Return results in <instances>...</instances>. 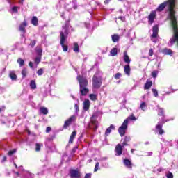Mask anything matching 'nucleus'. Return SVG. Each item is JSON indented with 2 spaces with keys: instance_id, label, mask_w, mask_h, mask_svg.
<instances>
[{
  "instance_id": "1",
  "label": "nucleus",
  "mask_w": 178,
  "mask_h": 178,
  "mask_svg": "<svg viewBox=\"0 0 178 178\" xmlns=\"http://www.w3.org/2000/svg\"><path fill=\"white\" fill-rule=\"evenodd\" d=\"M175 0H168V1L164 2L160 4L157 8L156 10L158 12H162V10H163L165 8H166V5H168L169 8V12H170L169 16H170V20H172L171 12L172 13V16L175 20H176V17H175V10H173L175 8Z\"/></svg>"
},
{
  "instance_id": "2",
  "label": "nucleus",
  "mask_w": 178,
  "mask_h": 178,
  "mask_svg": "<svg viewBox=\"0 0 178 178\" xmlns=\"http://www.w3.org/2000/svg\"><path fill=\"white\" fill-rule=\"evenodd\" d=\"M67 35H69V29H67V26L63 27L60 32V45L64 52H67L68 49L67 46L65 45V42H66V40H67Z\"/></svg>"
},
{
  "instance_id": "3",
  "label": "nucleus",
  "mask_w": 178,
  "mask_h": 178,
  "mask_svg": "<svg viewBox=\"0 0 178 178\" xmlns=\"http://www.w3.org/2000/svg\"><path fill=\"white\" fill-rule=\"evenodd\" d=\"M129 124V119L124 120L122 125L118 128V133L121 137H123L126 134V130H127V126Z\"/></svg>"
},
{
  "instance_id": "4",
  "label": "nucleus",
  "mask_w": 178,
  "mask_h": 178,
  "mask_svg": "<svg viewBox=\"0 0 178 178\" xmlns=\"http://www.w3.org/2000/svg\"><path fill=\"white\" fill-rule=\"evenodd\" d=\"M77 80L79 81V87H87L88 86V81L87 79L83 77L81 75L77 76Z\"/></svg>"
},
{
  "instance_id": "5",
  "label": "nucleus",
  "mask_w": 178,
  "mask_h": 178,
  "mask_svg": "<svg viewBox=\"0 0 178 178\" xmlns=\"http://www.w3.org/2000/svg\"><path fill=\"white\" fill-rule=\"evenodd\" d=\"M92 86L94 88H99L101 87V79L97 77V76L94 75L93 79H92Z\"/></svg>"
},
{
  "instance_id": "6",
  "label": "nucleus",
  "mask_w": 178,
  "mask_h": 178,
  "mask_svg": "<svg viewBox=\"0 0 178 178\" xmlns=\"http://www.w3.org/2000/svg\"><path fill=\"white\" fill-rule=\"evenodd\" d=\"M74 120H76V115L71 116L68 120H67L65 122L64 126H63L64 129H67V127L70 126V124H72V123H73Z\"/></svg>"
},
{
  "instance_id": "7",
  "label": "nucleus",
  "mask_w": 178,
  "mask_h": 178,
  "mask_svg": "<svg viewBox=\"0 0 178 178\" xmlns=\"http://www.w3.org/2000/svg\"><path fill=\"white\" fill-rule=\"evenodd\" d=\"M155 17H156V11H152L147 17L149 24L151 25L154 23Z\"/></svg>"
},
{
  "instance_id": "8",
  "label": "nucleus",
  "mask_w": 178,
  "mask_h": 178,
  "mask_svg": "<svg viewBox=\"0 0 178 178\" xmlns=\"http://www.w3.org/2000/svg\"><path fill=\"white\" fill-rule=\"evenodd\" d=\"M70 175L72 178H80L81 176L80 171L77 170H71Z\"/></svg>"
},
{
  "instance_id": "9",
  "label": "nucleus",
  "mask_w": 178,
  "mask_h": 178,
  "mask_svg": "<svg viewBox=\"0 0 178 178\" xmlns=\"http://www.w3.org/2000/svg\"><path fill=\"white\" fill-rule=\"evenodd\" d=\"M123 154V147H122V145L118 144L115 147V155L117 156H120Z\"/></svg>"
},
{
  "instance_id": "10",
  "label": "nucleus",
  "mask_w": 178,
  "mask_h": 178,
  "mask_svg": "<svg viewBox=\"0 0 178 178\" xmlns=\"http://www.w3.org/2000/svg\"><path fill=\"white\" fill-rule=\"evenodd\" d=\"M153 33L151 35V38H158L159 36L158 35V32L159 31V28L158 25L153 26L152 29Z\"/></svg>"
},
{
  "instance_id": "11",
  "label": "nucleus",
  "mask_w": 178,
  "mask_h": 178,
  "mask_svg": "<svg viewBox=\"0 0 178 178\" xmlns=\"http://www.w3.org/2000/svg\"><path fill=\"white\" fill-rule=\"evenodd\" d=\"M90 92V90L87 86H83L80 88V93L82 96L86 95Z\"/></svg>"
},
{
  "instance_id": "12",
  "label": "nucleus",
  "mask_w": 178,
  "mask_h": 178,
  "mask_svg": "<svg viewBox=\"0 0 178 178\" xmlns=\"http://www.w3.org/2000/svg\"><path fill=\"white\" fill-rule=\"evenodd\" d=\"M124 62L127 63V65H130V62H131L130 57H129V55H127V51L124 52Z\"/></svg>"
},
{
  "instance_id": "13",
  "label": "nucleus",
  "mask_w": 178,
  "mask_h": 178,
  "mask_svg": "<svg viewBox=\"0 0 178 178\" xmlns=\"http://www.w3.org/2000/svg\"><path fill=\"white\" fill-rule=\"evenodd\" d=\"M90 102L88 99H85L83 102V110L88 111L90 109Z\"/></svg>"
},
{
  "instance_id": "14",
  "label": "nucleus",
  "mask_w": 178,
  "mask_h": 178,
  "mask_svg": "<svg viewBox=\"0 0 178 178\" xmlns=\"http://www.w3.org/2000/svg\"><path fill=\"white\" fill-rule=\"evenodd\" d=\"M112 130H115V125H113V124L110 125V127L106 129V130L105 131V136H109V134H111V132L112 131Z\"/></svg>"
},
{
  "instance_id": "15",
  "label": "nucleus",
  "mask_w": 178,
  "mask_h": 178,
  "mask_svg": "<svg viewBox=\"0 0 178 178\" xmlns=\"http://www.w3.org/2000/svg\"><path fill=\"white\" fill-rule=\"evenodd\" d=\"M26 27H27V22L24 21V22L19 26V31L26 33Z\"/></svg>"
},
{
  "instance_id": "16",
  "label": "nucleus",
  "mask_w": 178,
  "mask_h": 178,
  "mask_svg": "<svg viewBox=\"0 0 178 178\" xmlns=\"http://www.w3.org/2000/svg\"><path fill=\"white\" fill-rule=\"evenodd\" d=\"M150 87H152V81L147 80L144 86L145 90H149Z\"/></svg>"
},
{
  "instance_id": "17",
  "label": "nucleus",
  "mask_w": 178,
  "mask_h": 178,
  "mask_svg": "<svg viewBox=\"0 0 178 178\" xmlns=\"http://www.w3.org/2000/svg\"><path fill=\"white\" fill-rule=\"evenodd\" d=\"M130 65L128 64L124 67V72L127 76H130Z\"/></svg>"
},
{
  "instance_id": "18",
  "label": "nucleus",
  "mask_w": 178,
  "mask_h": 178,
  "mask_svg": "<svg viewBox=\"0 0 178 178\" xmlns=\"http://www.w3.org/2000/svg\"><path fill=\"white\" fill-rule=\"evenodd\" d=\"M76 136H77V131H74L72 133V134H71V136H70V137L69 143H70V144H72V143H73V140H74V138L76 137Z\"/></svg>"
},
{
  "instance_id": "19",
  "label": "nucleus",
  "mask_w": 178,
  "mask_h": 178,
  "mask_svg": "<svg viewBox=\"0 0 178 178\" xmlns=\"http://www.w3.org/2000/svg\"><path fill=\"white\" fill-rule=\"evenodd\" d=\"M124 164L125 165V166H127V168L131 169V161H130V160L127 159H124Z\"/></svg>"
},
{
  "instance_id": "20",
  "label": "nucleus",
  "mask_w": 178,
  "mask_h": 178,
  "mask_svg": "<svg viewBox=\"0 0 178 178\" xmlns=\"http://www.w3.org/2000/svg\"><path fill=\"white\" fill-rule=\"evenodd\" d=\"M89 98L91 101H97L98 99V94H90Z\"/></svg>"
},
{
  "instance_id": "21",
  "label": "nucleus",
  "mask_w": 178,
  "mask_h": 178,
  "mask_svg": "<svg viewBox=\"0 0 178 178\" xmlns=\"http://www.w3.org/2000/svg\"><path fill=\"white\" fill-rule=\"evenodd\" d=\"M156 130H158L159 134L162 135L163 134V133H165V131H163V129H162V125L161 124H157L156 126Z\"/></svg>"
},
{
  "instance_id": "22",
  "label": "nucleus",
  "mask_w": 178,
  "mask_h": 178,
  "mask_svg": "<svg viewBox=\"0 0 178 178\" xmlns=\"http://www.w3.org/2000/svg\"><path fill=\"white\" fill-rule=\"evenodd\" d=\"M111 38H112L113 42H118L120 39V37L119 36V35L115 34L111 36Z\"/></svg>"
},
{
  "instance_id": "23",
  "label": "nucleus",
  "mask_w": 178,
  "mask_h": 178,
  "mask_svg": "<svg viewBox=\"0 0 178 178\" xmlns=\"http://www.w3.org/2000/svg\"><path fill=\"white\" fill-rule=\"evenodd\" d=\"M31 24L33 26H38V19L37 18V17L34 16L32 17Z\"/></svg>"
},
{
  "instance_id": "24",
  "label": "nucleus",
  "mask_w": 178,
  "mask_h": 178,
  "mask_svg": "<svg viewBox=\"0 0 178 178\" xmlns=\"http://www.w3.org/2000/svg\"><path fill=\"white\" fill-rule=\"evenodd\" d=\"M9 76L10 77L11 80H16V79H17V76H16L15 71L10 72Z\"/></svg>"
},
{
  "instance_id": "25",
  "label": "nucleus",
  "mask_w": 178,
  "mask_h": 178,
  "mask_svg": "<svg viewBox=\"0 0 178 178\" xmlns=\"http://www.w3.org/2000/svg\"><path fill=\"white\" fill-rule=\"evenodd\" d=\"M111 56H116L118 55V49L117 48H113L111 51H110Z\"/></svg>"
},
{
  "instance_id": "26",
  "label": "nucleus",
  "mask_w": 178,
  "mask_h": 178,
  "mask_svg": "<svg viewBox=\"0 0 178 178\" xmlns=\"http://www.w3.org/2000/svg\"><path fill=\"white\" fill-rule=\"evenodd\" d=\"M40 112L43 115H48V108H47L45 107H41L40 108Z\"/></svg>"
},
{
  "instance_id": "27",
  "label": "nucleus",
  "mask_w": 178,
  "mask_h": 178,
  "mask_svg": "<svg viewBox=\"0 0 178 178\" xmlns=\"http://www.w3.org/2000/svg\"><path fill=\"white\" fill-rule=\"evenodd\" d=\"M30 87L32 90H35V88H37V84L35 81H31Z\"/></svg>"
},
{
  "instance_id": "28",
  "label": "nucleus",
  "mask_w": 178,
  "mask_h": 178,
  "mask_svg": "<svg viewBox=\"0 0 178 178\" xmlns=\"http://www.w3.org/2000/svg\"><path fill=\"white\" fill-rule=\"evenodd\" d=\"M34 62L36 64V66H38L40 62H41V56H38V57H36L34 60Z\"/></svg>"
},
{
  "instance_id": "29",
  "label": "nucleus",
  "mask_w": 178,
  "mask_h": 178,
  "mask_svg": "<svg viewBox=\"0 0 178 178\" xmlns=\"http://www.w3.org/2000/svg\"><path fill=\"white\" fill-rule=\"evenodd\" d=\"M92 124L95 126V130H97V129H98V124H99L98 121H95L94 120H92Z\"/></svg>"
},
{
  "instance_id": "30",
  "label": "nucleus",
  "mask_w": 178,
  "mask_h": 178,
  "mask_svg": "<svg viewBox=\"0 0 178 178\" xmlns=\"http://www.w3.org/2000/svg\"><path fill=\"white\" fill-rule=\"evenodd\" d=\"M17 63H19V67H22V66L24 65V60L23 59H22V58H19L17 60Z\"/></svg>"
},
{
  "instance_id": "31",
  "label": "nucleus",
  "mask_w": 178,
  "mask_h": 178,
  "mask_svg": "<svg viewBox=\"0 0 178 178\" xmlns=\"http://www.w3.org/2000/svg\"><path fill=\"white\" fill-rule=\"evenodd\" d=\"M74 52H79V44L77 43H74Z\"/></svg>"
},
{
  "instance_id": "32",
  "label": "nucleus",
  "mask_w": 178,
  "mask_h": 178,
  "mask_svg": "<svg viewBox=\"0 0 178 178\" xmlns=\"http://www.w3.org/2000/svg\"><path fill=\"white\" fill-rule=\"evenodd\" d=\"M158 115H159V116H162V118H165L163 108H159V113H158Z\"/></svg>"
},
{
  "instance_id": "33",
  "label": "nucleus",
  "mask_w": 178,
  "mask_h": 178,
  "mask_svg": "<svg viewBox=\"0 0 178 178\" xmlns=\"http://www.w3.org/2000/svg\"><path fill=\"white\" fill-rule=\"evenodd\" d=\"M38 76H42L44 74V69L40 68L37 72Z\"/></svg>"
},
{
  "instance_id": "34",
  "label": "nucleus",
  "mask_w": 178,
  "mask_h": 178,
  "mask_svg": "<svg viewBox=\"0 0 178 178\" xmlns=\"http://www.w3.org/2000/svg\"><path fill=\"white\" fill-rule=\"evenodd\" d=\"M140 108L142 109V111H145V109L147 108V104H145V102H142L140 104Z\"/></svg>"
},
{
  "instance_id": "35",
  "label": "nucleus",
  "mask_w": 178,
  "mask_h": 178,
  "mask_svg": "<svg viewBox=\"0 0 178 178\" xmlns=\"http://www.w3.org/2000/svg\"><path fill=\"white\" fill-rule=\"evenodd\" d=\"M36 52H37L38 56H42V49H41V48L37 49Z\"/></svg>"
},
{
  "instance_id": "36",
  "label": "nucleus",
  "mask_w": 178,
  "mask_h": 178,
  "mask_svg": "<svg viewBox=\"0 0 178 178\" xmlns=\"http://www.w3.org/2000/svg\"><path fill=\"white\" fill-rule=\"evenodd\" d=\"M22 77L24 78L26 76H27V70L26 68H24L22 71Z\"/></svg>"
},
{
  "instance_id": "37",
  "label": "nucleus",
  "mask_w": 178,
  "mask_h": 178,
  "mask_svg": "<svg viewBox=\"0 0 178 178\" xmlns=\"http://www.w3.org/2000/svg\"><path fill=\"white\" fill-rule=\"evenodd\" d=\"M127 119H128V122L129 120H137V118H136V117L133 114L128 117V118Z\"/></svg>"
},
{
  "instance_id": "38",
  "label": "nucleus",
  "mask_w": 178,
  "mask_h": 178,
  "mask_svg": "<svg viewBox=\"0 0 178 178\" xmlns=\"http://www.w3.org/2000/svg\"><path fill=\"white\" fill-rule=\"evenodd\" d=\"M164 53L166 55H172V50H170L169 49H164Z\"/></svg>"
},
{
  "instance_id": "39",
  "label": "nucleus",
  "mask_w": 178,
  "mask_h": 178,
  "mask_svg": "<svg viewBox=\"0 0 178 178\" xmlns=\"http://www.w3.org/2000/svg\"><path fill=\"white\" fill-rule=\"evenodd\" d=\"M114 77L116 80H119L120 79V77H122V74L120 72H118V73L115 74Z\"/></svg>"
},
{
  "instance_id": "40",
  "label": "nucleus",
  "mask_w": 178,
  "mask_h": 178,
  "mask_svg": "<svg viewBox=\"0 0 178 178\" xmlns=\"http://www.w3.org/2000/svg\"><path fill=\"white\" fill-rule=\"evenodd\" d=\"M35 151L38 152V151H40L41 149V145H40L39 143H36L35 145Z\"/></svg>"
},
{
  "instance_id": "41",
  "label": "nucleus",
  "mask_w": 178,
  "mask_h": 178,
  "mask_svg": "<svg viewBox=\"0 0 178 178\" xmlns=\"http://www.w3.org/2000/svg\"><path fill=\"white\" fill-rule=\"evenodd\" d=\"M152 76L154 77V79H156V76H158V71H153L152 72Z\"/></svg>"
},
{
  "instance_id": "42",
  "label": "nucleus",
  "mask_w": 178,
  "mask_h": 178,
  "mask_svg": "<svg viewBox=\"0 0 178 178\" xmlns=\"http://www.w3.org/2000/svg\"><path fill=\"white\" fill-rule=\"evenodd\" d=\"M152 92H153L154 97H158V90H156V89H152Z\"/></svg>"
},
{
  "instance_id": "43",
  "label": "nucleus",
  "mask_w": 178,
  "mask_h": 178,
  "mask_svg": "<svg viewBox=\"0 0 178 178\" xmlns=\"http://www.w3.org/2000/svg\"><path fill=\"white\" fill-rule=\"evenodd\" d=\"M15 152H16V149H14L13 150H11V151L8 152V155L10 156H12V154H15Z\"/></svg>"
},
{
  "instance_id": "44",
  "label": "nucleus",
  "mask_w": 178,
  "mask_h": 178,
  "mask_svg": "<svg viewBox=\"0 0 178 178\" xmlns=\"http://www.w3.org/2000/svg\"><path fill=\"white\" fill-rule=\"evenodd\" d=\"M99 169V163H97L95 167V172H97Z\"/></svg>"
},
{
  "instance_id": "45",
  "label": "nucleus",
  "mask_w": 178,
  "mask_h": 178,
  "mask_svg": "<svg viewBox=\"0 0 178 178\" xmlns=\"http://www.w3.org/2000/svg\"><path fill=\"white\" fill-rule=\"evenodd\" d=\"M152 55H154V49H150L149 51V56H152Z\"/></svg>"
},
{
  "instance_id": "46",
  "label": "nucleus",
  "mask_w": 178,
  "mask_h": 178,
  "mask_svg": "<svg viewBox=\"0 0 178 178\" xmlns=\"http://www.w3.org/2000/svg\"><path fill=\"white\" fill-rule=\"evenodd\" d=\"M35 44H36L35 40H32L31 42L30 46L33 48L35 45Z\"/></svg>"
},
{
  "instance_id": "47",
  "label": "nucleus",
  "mask_w": 178,
  "mask_h": 178,
  "mask_svg": "<svg viewBox=\"0 0 178 178\" xmlns=\"http://www.w3.org/2000/svg\"><path fill=\"white\" fill-rule=\"evenodd\" d=\"M167 178H173V174L171 172H169L168 174L166 175Z\"/></svg>"
},
{
  "instance_id": "48",
  "label": "nucleus",
  "mask_w": 178,
  "mask_h": 178,
  "mask_svg": "<svg viewBox=\"0 0 178 178\" xmlns=\"http://www.w3.org/2000/svg\"><path fill=\"white\" fill-rule=\"evenodd\" d=\"M151 40H152V42H154L155 44H156V43L158 42V38H151Z\"/></svg>"
},
{
  "instance_id": "49",
  "label": "nucleus",
  "mask_w": 178,
  "mask_h": 178,
  "mask_svg": "<svg viewBox=\"0 0 178 178\" xmlns=\"http://www.w3.org/2000/svg\"><path fill=\"white\" fill-rule=\"evenodd\" d=\"M118 19H120V20H122V22H126V17H119Z\"/></svg>"
},
{
  "instance_id": "50",
  "label": "nucleus",
  "mask_w": 178,
  "mask_h": 178,
  "mask_svg": "<svg viewBox=\"0 0 178 178\" xmlns=\"http://www.w3.org/2000/svg\"><path fill=\"white\" fill-rule=\"evenodd\" d=\"M13 12H15V13H17V7H13L12 8Z\"/></svg>"
},
{
  "instance_id": "51",
  "label": "nucleus",
  "mask_w": 178,
  "mask_h": 178,
  "mask_svg": "<svg viewBox=\"0 0 178 178\" xmlns=\"http://www.w3.org/2000/svg\"><path fill=\"white\" fill-rule=\"evenodd\" d=\"M51 129L50 127H47V129H46V133H49V131H51Z\"/></svg>"
},
{
  "instance_id": "52",
  "label": "nucleus",
  "mask_w": 178,
  "mask_h": 178,
  "mask_svg": "<svg viewBox=\"0 0 178 178\" xmlns=\"http://www.w3.org/2000/svg\"><path fill=\"white\" fill-rule=\"evenodd\" d=\"M84 178H91V174H86Z\"/></svg>"
},
{
  "instance_id": "53",
  "label": "nucleus",
  "mask_w": 178,
  "mask_h": 178,
  "mask_svg": "<svg viewBox=\"0 0 178 178\" xmlns=\"http://www.w3.org/2000/svg\"><path fill=\"white\" fill-rule=\"evenodd\" d=\"M124 141H125V142L130 141V137L126 136V137L124 138Z\"/></svg>"
},
{
  "instance_id": "54",
  "label": "nucleus",
  "mask_w": 178,
  "mask_h": 178,
  "mask_svg": "<svg viewBox=\"0 0 178 178\" xmlns=\"http://www.w3.org/2000/svg\"><path fill=\"white\" fill-rule=\"evenodd\" d=\"M126 145H127V142L124 141V142L122 143V147L124 148V147H126Z\"/></svg>"
},
{
  "instance_id": "55",
  "label": "nucleus",
  "mask_w": 178,
  "mask_h": 178,
  "mask_svg": "<svg viewBox=\"0 0 178 178\" xmlns=\"http://www.w3.org/2000/svg\"><path fill=\"white\" fill-rule=\"evenodd\" d=\"M29 66H30L31 67V69H33V62H29Z\"/></svg>"
},
{
  "instance_id": "56",
  "label": "nucleus",
  "mask_w": 178,
  "mask_h": 178,
  "mask_svg": "<svg viewBox=\"0 0 178 178\" xmlns=\"http://www.w3.org/2000/svg\"><path fill=\"white\" fill-rule=\"evenodd\" d=\"M74 106H75V109L77 112V111H79V106L77 104H75Z\"/></svg>"
},
{
  "instance_id": "57",
  "label": "nucleus",
  "mask_w": 178,
  "mask_h": 178,
  "mask_svg": "<svg viewBox=\"0 0 178 178\" xmlns=\"http://www.w3.org/2000/svg\"><path fill=\"white\" fill-rule=\"evenodd\" d=\"M111 2V0H105L104 3L108 4Z\"/></svg>"
},
{
  "instance_id": "58",
  "label": "nucleus",
  "mask_w": 178,
  "mask_h": 178,
  "mask_svg": "<svg viewBox=\"0 0 178 178\" xmlns=\"http://www.w3.org/2000/svg\"><path fill=\"white\" fill-rule=\"evenodd\" d=\"M77 147H75L73 149H72V151H73V152H76V151H77Z\"/></svg>"
},
{
  "instance_id": "59",
  "label": "nucleus",
  "mask_w": 178,
  "mask_h": 178,
  "mask_svg": "<svg viewBox=\"0 0 178 178\" xmlns=\"http://www.w3.org/2000/svg\"><path fill=\"white\" fill-rule=\"evenodd\" d=\"M6 161V156H3L1 162H5Z\"/></svg>"
},
{
  "instance_id": "60",
  "label": "nucleus",
  "mask_w": 178,
  "mask_h": 178,
  "mask_svg": "<svg viewBox=\"0 0 178 178\" xmlns=\"http://www.w3.org/2000/svg\"><path fill=\"white\" fill-rule=\"evenodd\" d=\"M14 165L16 168V169H17V168H19V167H17V165L16 164V163H14Z\"/></svg>"
},
{
  "instance_id": "61",
  "label": "nucleus",
  "mask_w": 178,
  "mask_h": 178,
  "mask_svg": "<svg viewBox=\"0 0 178 178\" xmlns=\"http://www.w3.org/2000/svg\"><path fill=\"white\" fill-rule=\"evenodd\" d=\"M15 174L17 175V176H20V173L19 172H15Z\"/></svg>"
},
{
  "instance_id": "62",
  "label": "nucleus",
  "mask_w": 178,
  "mask_h": 178,
  "mask_svg": "<svg viewBox=\"0 0 178 178\" xmlns=\"http://www.w3.org/2000/svg\"><path fill=\"white\" fill-rule=\"evenodd\" d=\"M131 152L133 154V152H134V149H132L131 150Z\"/></svg>"
},
{
  "instance_id": "63",
  "label": "nucleus",
  "mask_w": 178,
  "mask_h": 178,
  "mask_svg": "<svg viewBox=\"0 0 178 178\" xmlns=\"http://www.w3.org/2000/svg\"><path fill=\"white\" fill-rule=\"evenodd\" d=\"M158 170H159V172H162V169H159Z\"/></svg>"
},
{
  "instance_id": "64",
  "label": "nucleus",
  "mask_w": 178,
  "mask_h": 178,
  "mask_svg": "<svg viewBox=\"0 0 178 178\" xmlns=\"http://www.w3.org/2000/svg\"><path fill=\"white\" fill-rule=\"evenodd\" d=\"M149 155H152V152L149 153Z\"/></svg>"
}]
</instances>
